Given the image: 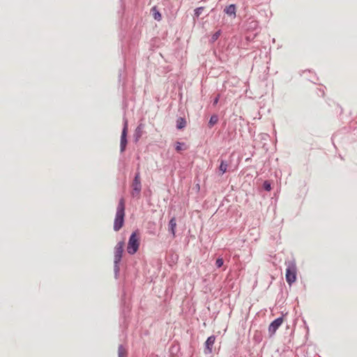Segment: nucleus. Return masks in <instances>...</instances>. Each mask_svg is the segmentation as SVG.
<instances>
[{"label": "nucleus", "instance_id": "7", "mask_svg": "<svg viewBox=\"0 0 357 357\" xmlns=\"http://www.w3.org/2000/svg\"><path fill=\"white\" fill-rule=\"evenodd\" d=\"M241 121H242V119L240 117H238V116H236L235 119H234V121L232 122H230L229 123V131H228V135L230 139H233L235 137L236 135V130L237 129V127L239 126H241Z\"/></svg>", "mask_w": 357, "mask_h": 357}, {"label": "nucleus", "instance_id": "20", "mask_svg": "<svg viewBox=\"0 0 357 357\" xmlns=\"http://www.w3.org/2000/svg\"><path fill=\"white\" fill-rule=\"evenodd\" d=\"M152 10L153 11V17L155 20L160 21L162 18L161 13L156 9L155 7H153L152 8Z\"/></svg>", "mask_w": 357, "mask_h": 357}, {"label": "nucleus", "instance_id": "19", "mask_svg": "<svg viewBox=\"0 0 357 357\" xmlns=\"http://www.w3.org/2000/svg\"><path fill=\"white\" fill-rule=\"evenodd\" d=\"M262 188L264 190H266L267 192L271 191L272 189L271 181L268 180L264 181L263 183V185H262Z\"/></svg>", "mask_w": 357, "mask_h": 357}, {"label": "nucleus", "instance_id": "6", "mask_svg": "<svg viewBox=\"0 0 357 357\" xmlns=\"http://www.w3.org/2000/svg\"><path fill=\"white\" fill-rule=\"evenodd\" d=\"M128 121L126 116V115L123 117V129L121 135V141H120V152L123 153L125 151L127 144V135H128Z\"/></svg>", "mask_w": 357, "mask_h": 357}, {"label": "nucleus", "instance_id": "8", "mask_svg": "<svg viewBox=\"0 0 357 357\" xmlns=\"http://www.w3.org/2000/svg\"><path fill=\"white\" fill-rule=\"evenodd\" d=\"M282 322H283V316H281V317H278L275 319H274L270 324V325L268 326V333L271 337L273 336V335H275L276 331L281 326Z\"/></svg>", "mask_w": 357, "mask_h": 357}, {"label": "nucleus", "instance_id": "22", "mask_svg": "<svg viewBox=\"0 0 357 357\" xmlns=\"http://www.w3.org/2000/svg\"><path fill=\"white\" fill-rule=\"evenodd\" d=\"M203 10H204L203 6L198 7V8H195L194 10V16L195 17H199V15L202 14Z\"/></svg>", "mask_w": 357, "mask_h": 357}, {"label": "nucleus", "instance_id": "23", "mask_svg": "<svg viewBox=\"0 0 357 357\" xmlns=\"http://www.w3.org/2000/svg\"><path fill=\"white\" fill-rule=\"evenodd\" d=\"M224 264V259L222 257H218L215 261V266L218 268H221L223 266Z\"/></svg>", "mask_w": 357, "mask_h": 357}, {"label": "nucleus", "instance_id": "10", "mask_svg": "<svg viewBox=\"0 0 357 357\" xmlns=\"http://www.w3.org/2000/svg\"><path fill=\"white\" fill-rule=\"evenodd\" d=\"M224 13L229 17L235 18L236 16V6L234 3L226 6L224 9Z\"/></svg>", "mask_w": 357, "mask_h": 357}, {"label": "nucleus", "instance_id": "24", "mask_svg": "<svg viewBox=\"0 0 357 357\" xmlns=\"http://www.w3.org/2000/svg\"><path fill=\"white\" fill-rule=\"evenodd\" d=\"M258 26V22L255 20H252L250 22V27L252 29H255Z\"/></svg>", "mask_w": 357, "mask_h": 357}, {"label": "nucleus", "instance_id": "12", "mask_svg": "<svg viewBox=\"0 0 357 357\" xmlns=\"http://www.w3.org/2000/svg\"><path fill=\"white\" fill-rule=\"evenodd\" d=\"M176 220L175 217H173L170 219L168 225V231L172 235V237L174 238L176 236Z\"/></svg>", "mask_w": 357, "mask_h": 357}, {"label": "nucleus", "instance_id": "2", "mask_svg": "<svg viewBox=\"0 0 357 357\" xmlns=\"http://www.w3.org/2000/svg\"><path fill=\"white\" fill-rule=\"evenodd\" d=\"M123 241H119L114 247V275L115 279H118L120 273V264L122 259L123 253Z\"/></svg>", "mask_w": 357, "mask_h": 357}, {"label": "nucleus", "instance_id": "18", "mask_svg": "<svg viewBox=\"0 0 357 357\" xmlns=\"http://www.w3.org/2000/svg\"><path fill=\"white\" fill-rule=\"evenodd\" d=\"M175 149L176 151H181L186 149L185 143L177 142L175 144Z\"/></svg>", "mask_w": 357, "mask_h": 357}, {"label": "nucleus", "instance_id": "13", "mask_svg": "<svg viewBox=\"0 0 357 357\" xmlns=\"http://www.w3.org/2000/svg\"><path fill=\"white\" fill-rule=\"evenodd\" d=\"M180 345L178 343L174 342L169 348V354L172 357H177L180 352Z\"/></svg>", "mask_w": 357, "mask_h": 357}, {"label": "nucleus", "instance_id": "26", "mask_svg": "<svg viewBox=\"0 0 357 357\" xmlns=\"http://www.w3.org/2000/svg\"><path fill=\"white\" fill-rule=\"evenodd\" d=\"M320 91V93H321V96H324V91L321 89H319Z\"/></svg>", "mask_w": 357, "mask_h": 357}, {"label": "nucleus", "instance_id": "11", "mask_svg": "<svg viewBox=\"0 0 357 357\" xmlns=\"http://www.w3.org/2000/svg\"><path fill=\"white\" fill-rule=\"evenodd\" d=\"M144 128V125L143 123H139L135 130V132H134V141L135 142H137L139 141V139H140V137H142V132H143V130Z\"/></svg>", "mask_w": 357, "mask_h": 357}, {"label": "nucleus", "instance_id": "17", "mask_svg": "<svg viewBox=\"0 0 357 357\" xmlns=\"http://www.w3.org/2000/svg\"><path fill=\"white\" fill-rule=\"evenodd\" d=\"M218 116L217 114H213L211 116L208 123V127L212 128L218 121Z\"/></svg>", "mask_w": 357, "mask_h": 357}, {"label": "nucleus", "instance_id": "21", "mask_svg": "<svg viewBox=\"0 0 357 357\" xmlns=\"http://www.w3.org/2000/svg\"><path fill=\"white\" fill-rule=\"evenodd\" d=\"M220 34H221V30H218V31H215L211 36V38L210 39L211 43H214L215 41H216L218 39V38L220 37Z\"/></svg>", "mask_w": 357, "mask_h": 357}, {"label": "nucleus", "instance_id": "9", "mask_svg": "<svg viewBox=\"0 0 357 357\" xmlns=\"http://www.w3.org/2000/svg\"><path fill=\"white\" fill-rule=\"evenodd\" d=\"M215 340V335H211L209 336L206 342H205V347H204V354H210L212 353V349L213 346L214 344Z\"/></svg>", "mask_w": 357, "mask_h": 357}, {"label": "nucleus", "instance_id": "3", "mask_svg": "<svg viewBox=\"0 0 357 357\" xmlns=\"http://www.w3.org/2000/svg\"><path fill=\"white\" fill-rule=\"evenodd\" d=\"M139 247V237L138 231L136 230L133 231L128 239V246H127V252L128 254L132 255L135 254Z\"/></svg>", "mask_w": 357, "mask_h": 357}, {"label": "nucleus", "instance_id": "27", "mask_svg": "<svg viewBox=\"0 0 357 357\" xmlns=\"http://www.w3.org/2000/svg\"><path fill=\"white\" fill-rule=\"evenodd\" d=\"M353 131L354 132V134L357 135V128H354Z\"/></svg>", "mask_w": 357, "mask_h": 357}, {"label": "nucleus", "instance_id": "16", "mask_svg": "<svg viewBox=\"0 0 357 357\" xmlns=\"http://www.w3.org/2000/svg\"><path fill=\"white\" fill-rule=\"evenodd\" d=\"M128 352L123 344H120L118 347V357H128Z\"/></svg>", "mask_w": 357, "mask_h": 357}, {"label": "nucleus", "instance_id": "25", "mask_svg": "<svg viewBox=\"0 0 357 357\" xmlns=\"http://www.w3.org/2000/svg\"><path fill=\"white\" fill-rule=\"evenodd\" d=\"M219 98H220V95L218 94L213 100V105H215L218 104V101H219Z\"/></svg>", "mask_w": 357, "mask_h": 357}, {"label": "nucleus", "instance_id": "28", "mask_svg": "<svg viewBox=\"0 0 357 357\" xmlns=\"http://www.w3.org/2000/svg\"><path fill=\"white\" fill-rule=\"evenodd\" d=\"M150 357H158V356L157 355H155V354H152L150 356Z\"/></svg>", "mask_w": 357, "mask_h": 357}, {"label": "nucleus", "instance_id": "1", "mask_svg": "<svg viewBox=\"0 0 357 357\" xmlns=\"http://www.w3.org/2000/svg\"><path fill=\"white\" fill-rule=\"evenodd\" d=\"M125 200L123 197L119 199L117 208L116 216L114 222V230L115 231H119L124 225L125 221Z\"/></svg>", "mask_w": 357, "mask_h": 357}, {"label": "nucleus", "instance_id": "5", "mask_svg": "<svg viewBox=\"0 0 357 357\" xmlns=\"http://www.w3.org/2000/svg\"><path fill=\"white\" fill-rule=\"evenodd\" d=\"M131 196L134 198H139L142 190V183L140 178V172L139 169L137 170L135 177L133 178L132 185Z\"/></svg>", "mask_w": 357, "mask_h": 357}, {"label": "nucleus", "instance_id": "15", "mask_svg": "<svg viewBox=\"0 0 357 357\" xmlns=\"http://www.w3.org/2000/svg\"><path fill=\"white\" fill-rule=\"evenodd\" d=\"M220 166H219V171L220 172V174L222 175L227 170L228 162L226 160H220Z\"/></svg>", "mask_w": 357, "mask_h": 357}, {"label": "nucleus", "instance_id": "14", "mask_svg": "<svg viewBox=\"0 0 357 357\" xmlns=\"http://www.w3.org/2000/svg\"><path fill=\"white\" fill-rule=\"evenodd\" d=\"M186 126V121L183 117H178L176 119V127L178 130H182Z\"/></svg>", "mask_w": 357, "mask_h": 357}, {"label": "nucleus", "instance_id": "4", "mask_svg": "<svg viewBox=\"0 0 357 357\" xmlns=\"http://www.w3.org/2000/svg\"><path fill=\"white\" fill-rule=\"evenodd\" d=\"M287 267L286 268L285 279L287 282L291 285L296 280V265L295 261H288L286 262Z\"/></svg>", "mask_w": 357, "mask_h": 357}]
</instances>
